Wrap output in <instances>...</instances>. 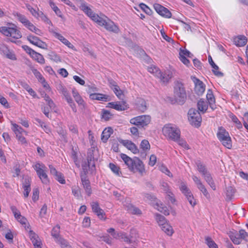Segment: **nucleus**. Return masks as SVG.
<instances>
[{"mask_svg":"<svg viewBox=\"0 0 248 248\" xmlns=\"http://www.w3.org/2000/svg\"><path fill=\"white\" fill-rule=\"evenodd\" d=\"M90 98L92 100H97L105 102L110 101L111 99L109 95L99 93H91L90 95Z\"/></svg>","mask_w":248,"mask_h":248,"instance_id":"obj_22","label":"nucleus"},{"mask_svg":"<svg viewBox=\"0 0 248 248\" xmlns=\"http://www.w3.org/2000/svg\"><path fill=\"white\" fill-rule=\"evenodd\" d=\"M93 211L96 214V216H102V217L105 215L104 211L100 208L99 204L97 202H93L91 203Z\"/></svg>","mask_w":248,"mask_h":248,"instance_id":"obj_28","label":"nucleus"},{"mask_svg":"<svg viewBox=\"0 0 248 248\" xmlns=\"http://www.w3.org/2000/svg\"><path fill=\"white\" fill-rule=\"evenodd\" d=\"M139 7L143 10L146 14L151 15L153 13L152 10L145 4L140 3L139 4Z\"/></svg>","mask_w":248,"mask_h":248,"instance_id":"obj_44","label":"nucleus"},{"mask_svg":"<svg viewBox=\"0 0 248 248\" xmlns=\"http://www.w3.org/2000/svg\"><path fill=\"white\" fill-rule=\"evenodd\" d=\"M160 228L162 231L169 236H171L174 232L172 227L170 224L169 222L166 223L164 225L161 226Z\"/></svg>","mask_w":248,"mask_h":248,"instance_id":"obj_33","label":"nucleus"},{"mask_svg":"<svg viewBox=\"0 0 248 248\" xmlns=\"http://www.w3.org/2000/svg\"><path fill=\"white\" fill-rule=\"evenodd\" d=\"M206 98L208 100L209 105L210 107V108L214 109V105L215 103V99L214 96V94L213 93V92L211 89H209L207 91V93L206 94Z\"/></svg>","mask_w":248,"mask_h":248,"instance_id":"obj_30","label":"nucleus"},{"mask_svg":"<svg viewBox=\"0 0 248 248\" xmlns=\"http://www.w3.org/2000/svg\"><path fill=\"white\" fill-rule=\"evenodd\" d=\"M49 168L50 173L55 177V179L61 184H64L65 183V180L62 173L58 171L52 165H49Z\"/></svg>","mask_w":248,"mask_h":248,"instance_id":"obj_15","label":"nucleus"},{"mask_svg":"<svg viewBox=\"0 0 248 248\" xmlns=\"http://www.w3.org/2000/svg\"><path fill=\"white\" fill-rule=\"evenodd\" d=\"M241 240L242 239L246 241H248V234L244 230H241L239 232Z\"/></svg>","mask_w":248,"mask_h":248,"instance_id":"obj_61","label":"nucleus"},{"mask_svg":"<svg viewBox=\"0 0 248 248\" xmlns=\"http://www.w3.org/2000/svg\"><path fill=\"white\" fill-rule=\"evenodd\" d=\"M217 137L222 144L226 148L231 149L232 146L231 138L229 133L223 127L218 128Z\"/></svg>","mask_w":248,"mask_h":248,"instance_id":"obj_4","label":"nucleus"},{"mask_svg":"<svg viewBox=\"0 0 248 248\" xmlns=\"http://www.w3.org/2000/svg\"><path fill=\"white\" fill-rule=\"evenodd\" d=\"M60 226L59 225H57L55 226L51 231V235L54 238L55 242L60 245L62 240H65L60 236Z\"/></svg>","mask_w":248,"mask_h":248,"instance_id":"obj_19","label":"nucleus"},{"mask_svg":"<svg viewBox=\"0 0 248 248\" xmlns=\"http://www.w3.org/2000/svg\"><path fill=\"white\" fill-rule=\"evenodd\" d=\"M31 179L28 176H26L23 178L22 187L24 189L23 194L25 198L29 196V193L31 190Z\"/></svg>","mask_w":248,"mask_h":248,"instance_id":"obj_14","label":"nucleus"},{"mask_svg":"<svg viewBox=\"0 0 248 248\" xmlns=\"http://www.w3.org/2000/svg\"><path fill=\"white\" fill-rule=\"evenodd\" d=\"M15 16L17 19L22 23L26 28L31 23V22L26 18V17L19 13H16Z\"/></svg>","mask_w":248,"mask_h":248,"instance_id":"obj_32","label":"nucleus"},{"mask_svg":"<svg viewBox=\"0 0 248 248\" xmlns=\"http://www.w3.org/2000/svg\"><path fill=\"white\" fill-rule=\"evenodd\" d=\"M135 105L136 108L141 112H144L147 109V103L143 98H137Z\"/></svg>","mask_w":248,"mask_h":248,"instance_id":"obj_21","label":"nucleus"},{"mask_svg":"<svg viewBox=\"0 0 248 248\" xmlns=\"http://www.w3.org/2000/svg\"><path fill=\"white\" fill-rule=\"evenodd\" d=\"M15 27H1L0 31L7 36H10L14 38L19 39L22 36L21 32Z\"/></svg>","mask_w":248,"mask_h":248,"instance_id":"obj_8","label":"nucleus"},{"mask_svg":"<svg viewBox=\"0 0 248 248\" xmlns=\"http://www.w3.org/2000/svg\"><path fill=\"white\" fill-rule=\"evenodd\" d=\"M29 30L31 31L34 32L37 35H41L42 34L41 31L39 29L37 28L35 26H34L32 23L31 22V23L27 26V27Z\"/></svg>","mask_w":248,"mask_h":248,"instance_id":"obj_45","label":"nucleus"},{"mask_svg":"<svg viewBox=\"0 0 248 248\" xmlns=\"http://www.w3.org/2000/svg\"><path fill=\"white\" fill-rule=\"evenodd\" d=\"M162 131L164 136L173 141L177 140L180 137V130L171 124L164 126Z\"/></svg>","mask_w":248,"mask_h":248,"instance_id":"obj_3","label":"nucleus"},{"mask_svg":"<svg viewBox=\"0 0 248 248\" xmlns=\"http://www.w3.org/2000/svg\"><path fill=\"white\" fill-rule=\"evenodd\" d=\"M179 54L185 56V57L187 56L189 58H191L193 55L188 50L186 49H180Z\"/></svg>","mask_w":248,"mask_h":248,"instance_id":"obj_63","label":"nucleus"},{"mask_svg":"<svg viewBox=\"0 0 248 248\" xmlns=\"http://www.w3.org/2000/svg\"><path fill=\"white\" fill-rule=\"evenodd\" d=\"M29 236L34 248H42V242L37 234L32 230H30Z\"/></svg>","mask_w":248,"mask_h":248,"instance_id":"obj_17","label":"nucleus"},{"mask_svg":"<svg viewBox=\"0 0 248 248\" xmlns=\"http://www.w3.org/2000/svg\"><path fill=\"white\" fill-rule=\"evenodd\" d=\"M120 143L130 150L133 154H136L139 153V149L137 146L131 141L129 140H124L121 139L119 140Z\"/></svg>","mask_w":248,"mask_h":248,"instance_id":"obj_16","label":"nucleus"},{"mask_svg":"<svg viewBox=\"0 0 248 248\" xmlns=\"http://www.w3.org/2000/svg\"><path fill=\"white\" fill-rule=\"evenodd\" d=\"M57 89L64 96L68 93L66 89L61 84H60L58 85Z\"/></svg>","mask_w":248,"mask_h":248,"instance_id":"obj_64","label":"nucleus"},{"mask_svg":"<svg viewBox=\"0 0 248 248\" xmlns=\"http://www.w3.org/2000/svg\"><path fill=\"white\" fill-rule=\"evenodd\" d=\"M151 122V117L148 115H140L130 120L131 124L143 127L147 126Z\"/></svg>","mask_w":248,"mask_h":248,"instance_id":"obj_7","label":"nucleus"},{"mask_svg":"<svg viewBox=\"0 0 248 248\" xmlns=\"http://www.w3.org/2000/svg\"><path fill=\"white\" fill-rule=\"evenodd\" d=\"M196 164L197 167L198 171L202 174V175L209 171L206 168V166L200 161H198L196 163Z\"/></svg>","mask_w":248,"mask_h":248,"instance_id":"obj_38","label":"nucleus"},{"mask_svg":"<svg viewBox=\"0 0 248 248\" xmlns=\"http://www.w3.org/2000/svg\"><path fill=\"white\" fill-rule=\"evenodd\" d=\"M58 134L61 136V138L64 141V142H67V133L66 130L63 129L62 128H61L58 131Z\"/></svg>","mask_w":248,"mask_h":248,"instance_id":"obj_57","label":"nucleus"},{"mask_svg":"<svg viewBox=\"0 0 248 248\" xmlns=\"http://www.w3.org/2000/svg\"><path fill=\"white\" fill-rule=\"evenodd\" d=\"M166 198L168 201H170L172 204H174L176 202V200L173 194L170 191H168L167 193Z\"/></svg>","mask_w":248,"mask_h":248,"instance_id":"obj_53","label":"nucleus"},{"mask_svg":"<svg viewBox=\"0 0 248 248\" xmlns=\"http://www.w3.org/2000/svg\"><path fill=\"white\" fill-rule=\"evenodd\" d=\"M81 10L92 19L97 23L101 17L93 12L92 10L87 6L85 3H82L81 5Z\"/></svg>","mask_w":248,"mask_h":248,"instance_id":"obj_13","label":"nucleus"},{"mask_svg":"<svg viewBox=\"0 0 248 248\" xmlns=\"http://www.w3.org/2000/svg\"><path fill=\"white\" fill-rule=\"evenodd\" d=\"M205 241L206 244L207 245L209 248H218L217 245L210 237H206Z\"/></svg>","mask_w":248,"mask_h":248,"instance_id":"obj_43","label":"nucleus"},{"mask_svg":"<svg viewBox=\"0 0 248 248\" xmlns=\"http://www.w3.org/2000/svg\"><path fill=\"white\" fill-rule=\"evenodd\" d=\"M49 5L51 7V8L53 10V11L55 12L56 15H57L60 17H61V15H60L61 14V12L60 10V9L58 8V7L56 6L55 4L51 0H49Z\"/></svg>","mask_w":248,"mask_h":248,"instance_id":"obj_51","label":"nucleus"},{"mask_svg":"<svg viewBox=\"0 0 248 248\" xmlns=\"http://www.w3.org/2000/svg\"><path fill=\"white\" fill-rule=\"evenodd\" d=\"M81 181L86 193L88 196H90L92 193V190L89 180L83 175L81 176Z\"/></svg>","mask_w":248,"mask_h":248,"instance_id":"obj_20","label":"nucleus"},{"mask_svg":"<svg viewBox=\"0 0 248 248\" xmlns=\"http://www.w3.org/2000/svg\"><path fill=\"white\" fill-rule=\"evenodd\" d=\"M127 211L136 215H140L141 214V210L138 207L134 206L131 203L128 204L126 205Z\"/></svg>","mask_w":248,"mask_h":248,"instance_id":"obj_34","label":"nucleus"},{"mask_svg":"<svg viewBox=\"0 0 248 248\" xmlns=\"http://www.w3.org/2000/svg\"><path fill=\"white\" fill-rule=\"evenodd\" d=\"M27 40L33 45L43 49H47V46L46 43L42 41L37 36L30 35L27 36Z\"/></svg>","mask_w":248,"mask_h":248,"instance_id":"obj_12","label":"nucleus"},{"mask_svg":"<svg viewBox=\"0 0 248 248\" xmlns=\"http://www.w3.org/2000/svg\"><path fill=\"white\" fill-rule=\"evenodd\" d=\"M107 232L111 234V235L115 239H122L124 241L130 243L132 240L127 236L126 234L124 232H115L114 229L111 228L107 230Z\"/></svg>","mask_w":248,"mask_h":248,"instance_id":"obj_10","label":"nucleus"},{"mask_svg":"<svg viewBox=\"0 0 248 248\" xmlns=\"http://www.w3.org/2000/svg\"><path fill=\"white\" fill-rule=\"evenodd\" d=\"M186 98V93L184 84L179 81H175L173 87V96L168 97V101L171 104L182 105L185 103Z\"/></svg>","mask_w":248,"mask_h":248,"instance_id":"obj_1","label":"nucleus"},{"mask_svg":"<svg viewBox=\"0 0 248 248\" xmlns=\"http://www.w3.org/2000/svg\"><path fill=\"white\" fill-rule=\"evenodd\" d=\"M17 220L27 230L30 228V225L27 218H16Z\"/></svg>","mask_w":248,"mask_h":248,"instance_id":"obj_46","label":"nucleus"},{"mask_svg":"<svg viewBox=\"0 0 248 248\" xmlns=\"http://www.w3.org/2000/svg\"><path fill=\"white\" fill-rule=\"evenodd\" d=\"M113 132V129L110 127L106 128L103 130L101 135V140L103 142L105 143L108 141V138L110 137L111 134H112Z\"/></svg>","mask_w":248,"mask_h":248,"instance_id":"obj_26","label":"nucleus"},{"mask_svg":"<svg viewBox=\"0 0 248 248\" xmlns=\"http://www.w3.org/2000/svg\"><path fill=\"white\" fill-rule=\"evenodd\" d=\"M128 108V105L126 102L121 101L114 102V105L112 108L118 111H122L127 109Z\"/></svg>","mask_w":248,"mask_h":248,"instance_id":"obj_27","label":"nucleus"},{"mask_svg":"<svg viewBox=\"0 0 248 248\" xmlns=\"http://www.w3.org/2000/svg\"><path fill=\"white\" fill-rule=\"evenodd\" d=\"M111 116H112V114L110 113L109 111L104 109H102L101 114L102 119H103L106 121H107L111 118Z\"/></svg>","mask_w":248,"mask_h":248,"instance_id":"obj_42","label":"nucleus"},{"mask_svg":"<svg viewBox=\"0 0 248 248\" xmlns=\"http://www.w3.org/2000/svg\"><path fill=\"white\" fill-rule=\"evenodd\" d=\"M40 17L42 20L48 24H51V21L47 17V16L42 12L39 11L38 18Z\"/></svg>","mask_w":248,"mask_h":248,"instance_id":"obj_50","label":"nucleus"},{"mask_svg":"<svg viewBox=\"0 0 248 248\" xmlns=\"http://www.w3.org/2000/svg\"><path fill=\"white\" fill-rule=\"evenodd\" d=\"M180 190L186 197L192 194L190 189L185 184L181 185Z\"/></svg>","mask_w":248,"mask_h":248,"instance_id":"obj_47","label":"nucleus"},{"mask_svg":"<svg viewBox=\"0 0 248 248\" xmlns=\"http://www.w3.org/2000/svg\"><path fill=\"white\" fill-rule=\"evenodd\" d=\"M109 167L116 175L120 176L121 172L120 171V168L119 167L112 163H110L109 164Z\"/></svg>","mask_w":248,"mask_h":248,"instance_id":"obj_41","label":"nucleus"},{"mask_svg":"<svg viewBox=\"0 0 248 248\" xmlns=\"http://www.w3.org/2000/svg\"><path fill=\"white\" fill-rule=\"evenodd\" d=\"M198 188L207 198H210V194H209L206 188L203 184L199 186Z\"/></svg>","mask_w":248,"mask_h":248,"instance_id":"obj_56","label":"nucleus"},{"mask_svg":"<svg viewBox=\"0 0 248 248\" xmlns=\"http://www.w3.org/2000/svg\"><path fill=\"white\" fill-rule=\"evenodd\" d=\"M26 6L27 9L31 12V15L35 18H38V12L39 11V10L38 9V11H36L30 4H26Z\"/></svg>","mask_w":248,"mask_h":248,"instance_id":"obj_49","label":"nucleus"},{"mask_svg":"<svg viewBox=\"0 0 248 248\" xmlns=\"http://www.w3.org/2000/svg\"><path fill=\"white\" fill-rule=\"evenodd\" d=\"M154 8L155 11L161 16L168 18L171 17V13L167 8L158 3H155Z\"/></svg>","mask_w":248,"mask_h":248,"instance_id":"obj_11","label":"nucleus"},{"mask_svg":"<svg viewBox=\"0 0 248 248\" xmlns=\"http://www.w3.org/2000/svg\"><path fill=\"white\" fill-rule=\"evenodd\" d=\"M97 23L100 26H104L108 31H110L116 33L119 31L118 27L114 24L113 22L108 19L107 20L101 17Z\"/></svg>","mask_w":248,"mask_h":248,"instance_id":"obj_9","label":"nucleus"},{"mask_svg":"<svg viewBox=\"0 0 248 248\" xmlns=\"http://www.w3.org/2000/svg\"><path fill=\"white\" fill-rule=\"evenodd\" d=\"M197 107L198 109L204 113L208 108V105L207 102L205 101L203 99H201L197 103Z\"/></svg>","mask_w":248,"mask_h":248,"instance_id":"obj_36","label":"nucleus"},{"mask_svg":"<svg viewBox=\"0 0 248 248\" xmlns=\"http://www.w3.org/2000/svg\"><path fill=\"white\" fill-rule=\"evenodd\" d=\"M31 70L34 76L38 79L39 81H44V78L42 76L40 72H39L37 69L34 68L32 69Z\"/></svg>","mask_w":248,"mask_h":248,"instance_id":"obj_54","label":"nucleus"},{"mask_svg":"<svg viewBox=\"0 0 248 248\" xmlns=\"http://www.w3.org/2000/svg\"><path fill=\"white\" fill-rule=\"evenodd\" d=\"M158 74L156 76L160 78L161 81L163 83H167L169 80L171 78L172 76L169 74L166 73H163L161 71L158 72Z\"/></svg>","mask_w":248,"mask_h":248,"instance_id":"obj_35","label":"nucleus"},{"mask_svg":"<svg viewBox=\"0 0 248 248\" xmlns=\"http://www.w3.org/2000/svg\"><path fill=\"white\" fill-rule=\"evenodd\" d=\"M195 88L194 91L197 94L201 95L204 92L205 86L203 83L199 79L195 78Z\"/></svg>","mask_w":248,"mask_h":248,"instance_id":"obj_18","label":"nucleus"},{"mask_svg":"<svg viewBox=\"0 0 248 248\" xmlns=\"http://www.w3.org/2000/svg\"><path fill=\"white\" fill-rule=\"evenodd\" d=\"M234 44L238 46H243L247 42V39L244 35H239L233 38Z\"/></svg>","mask_w":248,"mask_h":248,"instance_id":"obj_25","label":"nucleus"},{"mask_svg":"<svg viewBox=\"0 0 248 248\" xmlns=\"http://www.w3.org/2000/svg\"><path fill=\"white\" fill-rule=\"evenodd\" d=\"M208 61L212 67L214 69L212 71L214 75L218 77H223L224 75L223 73L218 71L219 69L218 66L214 63L211 56H208Z\"/></svg>","mask_w":248,"mask_h":248,"instance_id":"obj_23","label":"nucleus"},{"mask_svg":"<svg viewBox=\"0 0 248 248\" xmlns=\"http://www.w3.org/2000/svg\"><path fill=\"white\" fill-rule=\"evenodd\" d=\"M112 89L113 90V92H114V93H115L116 96L119 98L120 99L121 95L123 94V92L120 89V88L119 87V86L117 85V86H115V87H114L113 88H112Z\"/></svg>","mask_w":248,"mask_h":248,"instance_id":"obj_59","label":"nucleus"},{"mask_svg":"<svg viewBox=\"0 0 248 248\" xmlns=\"http://www.w3.org/2000/svg\"><path fill=\"white\" fill-rule=\"evenodd\" d=\"M31 57L41 64H44L45 62L43 55L39 53L36 52V51L34 52L33 54L32 55Z\"/></svg>","mask_w":248,"mask_h":248,"instance_id":"obj_39","label":"nucleus"},{"mask_svg":"<svg viewBox=\"0 0 248 248\" xmlns=\"http://www.w3.org/2000/svg\"><path fill=\"white\" fill-rule=\"evenodd\" d=\"M48 56L51 60L56 62H61L60 57L53 52H50L48 54Z\"/></svg>","mask_w":248,"mask_h":248,"instance_id":"obj_52","label":"nucleus"},{"mask_svg":"<svg viewBox=\"0 0 248 248\" xmlns=\"http://www.w3.org/2000/svg\"><path fill=\"white\" fill-rule=\"evenodd\" d=\"M121 157L131 171L139 172L141 175L145 172L143 163L138 157L132 158L124 154H122Z\"/></svg>","mask_w":248,"mask_h":248,"instance_id":"obj_2","label":"nucleus"},{"mask_svg":"<svg viewBox=\"0 0 248 248\" xmlns=\"http://www.w3.org/2000/svg\"><path fill=\"white\" fill-rule=\"evenodd\" d=\"M140 148L142 149L144 152H146L150 148V145L149 141L147 140H142L140 145Z\"/></svg>","mask_w":248,"mask_h":248,"instance_id":"obj_48","label":"nucleus"},{"mask_svg":"<svg viewBox=\"0 0 248 248\" xmlns=\"http://www.w3.org/2000/svg\"><path fill=\"white\" fill-rule=\"evenodd\" d=\"M87 165L89 169H95V165L93 152H89L87 155Z\"/></svg>","mask_w":248,"mask_h":248,"instance_id":"obj_29","label":"nucleus"},{"mask_svg":"<svg viewBox=\"0 0 248 248\" xmlns=\"http://www.w3.org/2000/svg\"><path fill=\"white\" fill-rule=\"evenodd\" d=\"M33 168L42 182L46 185L49 184V180L46 173V167L42 163H37Z\"/></svg>","mask_w":248,"mask_h":248,"instance_id":"obj_5","label":"nucleus"},{"mask_svg":"<svg viewBox=\"0 0 248 248\" xmlns=\"http://www.w3.org/2000/svg\"><path fill=\"white\" fill-rule=\"evenodd\" d=\"M188 120L190 124L196 127L201 125L202 117L199 110L195 108H190L188 112Z\"/></svg>","mask_w":248,"mask_h":248,"instance_id":"obj_6","label":"nucleus"},{"mask_svg":"<svg viewBox=\"0 0 248 248\" xmlns=\"http://www.w3.org/2000/svg\"><path fill=\"white\" fill-rule=\"evenodd\" d=\"M233 123L236 124V126L238 129L242 128V125L240 121L238 119L236 116L232 115L231 117Z\"/></svg>","mask_w":248,"mask_h":248,"instance_id":"obj_60","label":"nucleus"},{"mask_svg":"<svg viewBox=\"0 0 248 248\" xmlns=\"http://www.w3.org/2000/svg\"><path fill=\"white\" fill-rule=\"evenodd\" d=\"M13 130L16 134H17L18 133L22 134V132H25L24 130L21 126L16 124H13Z\"/></svg>","mask_w":248,"mask_h":248,"instance_id":"obj_55","label":"nucleus"},{"mask_svg":"<svg viewBox=\"0 0 248 248\" xmlns=\"http://www.w3.org/2000/svg\"><path fill=\"white\" fill-rule=\"evenodd\" d=\"M230 238L234 244L238 245L241 242V238L239 233L236 232H232L230 235Z\"/></svg>","mask_w":248,"mask_h":248,"instance_id":"obj_37","label":"nucleus"},{"mask_svg":"<svg viewBox=\"0 0 248 248\" xmlns=\"http://www.w3.org/2000/svg\"><path fill=\"white\" fill-rule=\"evenodd\" d=\"M235 192V189L232 186L226 187V195L227 198L231 200Z\"/></svg>","mask_w":248,"mask_h":248,"instance_id":"obj_40","label":"nucleus"},{"mask_svg":"<svg viewBox=\"0 0 248 248\" xmlns=\"http://www.w3.org/2000/svg\"><path fill=\"white\" fill-rule=\"evenodd\" d=\"M155 208L157 209L160 212L163 214L165 216L170 215L169 211L168 208L162 203L156 202L155 205Z\"/></svg>","mask_w":248,"mask_h":248,"instance_id":"obj_31","label":"nucleus"},{"mask_svg":"<svg viewBox=\"0 0 248 248\" xmlns=\"http://www.w3.org/2000/svg\"><path fill=\"white\" fill-rule=\"evenodd\" d=\"M205 181L208 183V184L211 186V187L214 190H215L216 189V185L213 180V177L209 171L205 173V174L202 175Z\"/></svg>","mask_w":248,"mask_h":248,"instance_id":"obj_24","label":"nucleus"},{"mask_svg":"<svg viewBox=\"0 0 248 248\" xmlns=\"http://www.w3.org/2000/svg\"><path fill=\"white\" fill-rule=\"evenodd\" d=\"M82 171L80 173V178L81 176L85 175V177H87V174L88 172V165L85 163L84 164L82 165Z\"/></svg>","mask_w":248,"mask_h":248,"instance_id":"obj_58","label":"nucleus"},{"mask_svg":"<svg viewBox=\"0 0 248 248\" xmlns=\"http://www.w3.org/2000/svg\"><path fill=\"white\" fill-rule=\"evenodd\" d=\"M144 197L147 199H148L151 201L155 202V203L156 202H157L158 200L157 199V198L155 197V195H154L153 194H151L150 193H145Z\"/></svg>","mask_w":248,"mask_h":248,"instance_id":"obj_62","label":"nucleus"}]
</instances>
